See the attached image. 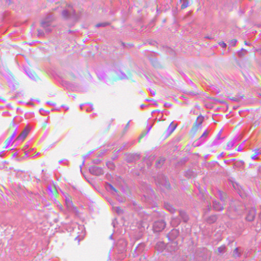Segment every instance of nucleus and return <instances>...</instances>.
<instances>
[{
	"label": "nucleus",
	"mask_w": 261,
	"mask_h": 261,
	"mask_svg": "<svg viewBox=\"0 0 261 261\" xmlns=\"http://www.w3.org/2000/svg\"><path fill=\"white\" fill-rule=\"evenodd\" d=\"M217 217L216 215H211L207 217L205 220L209 224H212L216 221Z\"/></svg>",
	"instance_id": "nucleus-10"
},
{
	"label": "nucleus",
	"mask_w": 261,
	"mask_h": 261,
	"mask_svg": "<svg viewBox=\"0 0 261 261\" xmlns=\"http://www.w3.org/2000/svg\"><path fill=\"white\" fill-rule=\"evenodd\" d=\"M218 195L219 196V198L221 201H223L224 199L222 196V193L221 191H218Z\"/></svg>",
	"instance_id": "nucleus-31"
},
{
	"label": "nucleus",
	"mask_w": 261,
	"mask_h": 261,
	"mask_svg": "<svg viewBox=\"0 0 261 261\" xmlns=\"http://www.w3.org/2000/svg\"><path fill=\"white\" fill-rule=\"evenodd\" d=\"M3 140H2V138H0V142H2Z\"/></svg>",
	"instance_id": "nucleus-60"
},
{
	"label": "nucleus",
	"mask_w": 261,
	"mask_h": 261,
	"mask_svg": "<svg viewBox=\"0 0 261 261\" xmlns=\"http://www.w3.org/2000/svg\"><path fill=\"white\" fill-rule=\"evenodd\" d=\"M166 223L164 220L155 221L153 225V230L154 232H161L166 226Z\"/></svg>",
	"instance_id": "nucleus-1"
},
{
	"label": "nucleus",
	"mask_w": 261,
	"mask_h": 261,
	"mask_svg": "<svg viewBox=\"0 0 261 261\" xmlns=\"http://www.w3.org/2000/svg\"><path fill=\"white\" fill-rule=\"evenodd\" d=\"M258 154V153L257 152L255 155H254V156H252L251 157L252 160H254L256 158V157L257 156Z\"/></svg>",
	"instance_id": "nucleus-46"
},
{
	"label": "nucleus",
	"mask_w": 261,
	"mask_h": 261,
	"mask_svg": "<svg viewBox=\"0 0 261 261\" xmlns=\"http://www.w3.org/2000/svg\"><path fill=\"white\" fill-rule=\"evenodd\" d=\"M101 161L99 159L94 160L93 161V163L94 164H98L100 163Z\"/></svg>",
	"instance_id": "nucleus-34"
},
{
	"label": "nucleus",
	"mask_w": 261,
	"mask_h": 261,
	"mask_svg": "<svg viewBox=\"0 0 261 261\" xmlns=\"http://www.w3.org/2000/svg\"><path fill=\"white\" fill-rule=\"evenodd\" d=\"M149 91H150V93H151L152 95H155V91H154L153 90H150V89H149Z\"/></svg>",
	"instance_id": "nucleus-44"
},
{
	"label": "nucleus",
	"mask_w": 261,
	"mask_h": 261,
	"mask_svg": "<svg viewBox=\"0 0 261 261\" xmlns=\"http://www.w3.org/2000/svg\"><path fill=\"white\" fill-rule=\"evenodd\" d=\"M164 186L166 189H170V185L169 183L167 182L166 181H165V183L164 184Z\"/></svg>",
	"instance_id": "nucleus-30"
},
{
	"label": "nucleus",
	"mask_w": 261,
	"mask_h": 261,
	"mask_svg": "<svg viewBox=\"0 0 261 261\" xmlns=\"http://www.w3.org/2000/svg\"><path fill=\"white\" fill-rule=\"evenodd\" d=\"M243 48H242L240 51H243Z\"/></svg>",
	"instance_id": "nucleus-61"
},
{
	"label": "nucleus",
	"mask_w": 261,
	"mask_h": 261,
	"mask_svg": "<svg viewBox=\"0 0 261 261\" xmlns=\"http://www.w3.org/2000/svg\"><path fill=\"white\" fill-rule=\"evenodd\" d=\"M222 130H221L218 134L217 135L216 139L213 141L212 143V145H217L218 144H220L221 143V142L219 141V140L221 139V134ZM223 138H221V139H223Z\"/></svg>",
	"instance_id": "nucleus-9"
},
{
	"label": "nucleus",
	"mask_w": 261,
	"mask_h": 261,
	"mask_svg": "<svg viewBox=\"0 0 261 261\" xmlns=\"http://www.w3.org/2000/svg\"><path fill=\"white\" fill-rule=\"evenodd\" d=\"M108 186H109L110 189L113 191V192H114V193H113V194L116 193L117 192V191L116 190V189L111 184H108Z\"/></svg>",
	"instance_id": "nucleus-26"
},
{
	"label": "nucleus",
	"mask_w": 261,
	"mask_h": 261,
	"mask_svg": "<svg viewBox=\"0 0 261 261\" xmlns=\"http://www.w3.org/2000/svg\"><path fill=\"white\" fill-rule=\"evenodd\" d=\"M222 155H223V152H222V153H221V154H220L218 155V158H219L220 157L222 156Z\"/></svg>",
	"instance_id": "nucleus-52"
},
{
	"label": "nucleus",
	"mask_w": 261,
	"mask_h": 261,
	"mask_svg": "<svg viewBox=\"0 0 261 261\" xmlns=\"http://www.w3.org/2000/svg\"><path fill=\"white\" fill-rule=\"evenodd\" d=\"M89 105H90V108L89 109H87L86 110L87 111H91V110H93V106H92V105H91V104H89Z\"/></svg>",
	"instance_id": "nucleus-45"
},
{
	"label": "nucleus",
	"mask_w": 261,
	"mask_h": 261,
	"mask_svg": "<svg viewBox=\"0 0 261 261\" xmlns=\"http://www.w3.org/2000/svg\"><path fill=\"white\" fill-rule=\"evenodd\" d=\"M17 129H15V130H14V132L12 134L14 136H16V134H17Z\"/></svg>",
	"instance_id": "nucleus-49"
},
{
	"label": "nucleus",
	"mask_w": 261,
	"mask_h": 261,
	"mask_svg": "<svg viewBox=\"0 0 261 261\" xmlns=\"http://www.w3.org/2000/svg\"><path fill=\"white\" fill-rule=\"evenodd\" d=\"M38 36H42L44 35V33L42 30H38Z\"/></svg>",
	"instance_id": "nucleus-33"
},
{
	"label": "nucleus",
	"mask_w": 261,
	"mask_h": 261,
	"mask_svg": "<svg viewBox=\"0 0 261 261\" xmlns=\"http://www.w3.org/2000/svg\"><path fill=\"white\" fill-rule=\"evenodd\" d=\"M225 249V246L224 245H222L218 248V251L220 253H222L224 252Z\"/></svg>",
	"instance_id": "nucleus-24"
},
{
	"label": "nucleus",
	"mask_w": 261,
	"mask_h": 261,
	"mask_svg": "<svg viewBox=\"0 0 261 261\" xmlns=\"http://www.w3.org/2000/svg\"><path fill=\"white\" fill-rule=\"evenodd\" d=\"M245 44L247 45H248L249 44H248V43H247V42H245Z\"/></svg>",
	"instance_id": "nucleus-59"
},
{
	"label": "nucleus",
	"mask_w": 261,
	"mask_h": 261,
	"mask_svg": "<svg viewBox=\"0 0 261 261\" xmlns=\"http://www.w3.org/2000/svg\"><path fill=\"white\" fill-rule=\"evenodd\" d=\"M129 122H130V121H129L127 123V124H126V126H125V129H126V128H128V127H129Z\"/></svg>",
	"instance_id": "nucleus-47"
},
{
	"label": "nucleus",
	"mask_w": 261,
	"mask_h": 261,
	"mask_svg": "<svg viewBox=\"0 0 261 261\" xmlns=\"http://www.w3.org/2000/svg\"><path fill=\"white\" fill-rule=\"evenodd\" d=\"M213 206L214 209L217 211H222L223 210V207L222 204L216 201L213 202Z\"/></svg>",
	"instance_id": "nucleus-8"
},
{
	"label": "nucleus",
	"mask_w": 261,
	"mask_h": 261,
	"mask_svg": "<svg viewBox=\"0 0 261 261\" xmlns=\"http://www.w3.org/2000/svg\"><path fill=\"white\" fill-rule=\"evenodd\" d=\"M237 41L236 39H233L230 41V45L231 46H235Z\"/></svg>",
	"instance_id": "nucleus-32"
},
{
	"label": "nucleus",
	"mask_w": 261,
	"mask_h": 261,
	"mask_svg": "<svg viewBox=\"0 0 261 261\" xmlns=\"http://www.w3.org/2000/svg\"><path fill=\"white\" fill-rule=\"evenodd\" d=\"M244 143V142H243L241 145H240L238 147V149H237V151H242V149H243L242 146H243V145Z\"/></svg>",
	"instance_id": "nucleus-36"
},
{
	"label": "nucleus",
	"mask_w": 261,
	"mask_h": 261,
	"mask_svg": "<svg viewBox=\"0 0 261 261\" xmlns=\"http://www.w3.org/2000/svg\"><path fill=\"white\" fill-rule=\"evenodd\" d=\"M206 130H205L204 132L203 133V134L201 136V137H200V139H202L205 135H206Z\"/></svg>",
	"instance_id": "nucleus-42"
},
{
	"label": "nucleus",
	"mask_w": 261,
	"mask_h": 261,
	"mask_svg": "<svg viewBox=\"0 0 261 261\" xmlns=\"http://www.w3.org/2000/svg\"><path fill=\"white\" fill-rule=\"evenodd\" d=\"M92 152H93L92 151L90 152L89 153V155H90V154H91Z\"/></svg>",
	"instance_id": "nucleus-56"
},
{
	"label": "nucleus",
	"mask_w": 261,
	"mask_h": 261,
	"mask_svg": "<svg viewBox=\"0 0 261 261\" xmlns=\"http://www.w3.org/2000/svg\"><path fill=\"white\" fill-rule=\"evenodd\" d=\"M256 216V210L254 207L250 208L247 212L246 220L248 221H253Z\"/></svg>",
	"instance_id": "nucleus-3"
},
{
	"label": "nucleus",
	"mask_w": 261,
	"mask_h": 261,
	"mask_svg": "<svg viewBox=\"0 0 261 261\" xmlns=\"http://www.w3.org/2000/svg\"><path fill=\"white\" fill-rule=\"evenodd\" d=\"M164 160H160L159 162H158V164H160V163H163L164 162Z\"/></svg>",
	"instance_id": "nucleus-51"
},
{
	"label": "nucleus",
	"mask_w": 261,
	"mask_h": 261,
	"mask_svg": "<svg viewBox=\"0 0 261 261\" xmlns=\"http://www.w3.org/2000/svg\"><path fill=\"white\" fill-rule=\"evenodd\" d=\"M103 154V153H101V154H99V156H101Z\"/></svg>",
	"instance_id": "nucleus-57"
},
{
	"label": "nucleus",
	"mask_w": 261,
	"mask_h": 261,
	"mask_svg": "<svg viewBox=\"0 0 261 261\" xmlns=\"http://www.w3.org/2000/svg\"><path fill=\"white\" fill-rule=\"evenodd\" d=\"M237 139V137L233 138V140L229 141L227 144V149H230L234 145Z\"/></svg>",
	"instance_id": "nucleus-15"
},
{
	"label": "nucleus",
	"mask_w": 261,
	"mask_h": 261,
	"mask_svg": "<svg viewBox=\"0 0 261 261\" xmlns=\"http://www.w3.org/2000/svg\"><path fill=\"white\" fill-rule=\"evenodd\" d=\"M15 137V136L13 135H11V136L10 137L9 140L8 142V144L6 145L5 148H7L8 147V146L9 145V144H10V143L11 142V141H12V140L14 139V138Z\"/></svg>",
	"instance_id": "nucleus-29"
},
{
	"label": "nucleus",
	"mask_w": 261,
	"mask_h": 261,
	"mask_svg": "<svg viewBox=\"0 0 261 261\" xmlns=\"http://www.w3.org/2000/svg\"><path fill=\"white\" fill-rule=\"evenodd\" d=\"M29 132L30 129L29 128H25V129L22 132V133L18 136L16 139L18 140H23L27 136Z\"/></svg>",
	"instance_id": "nucleus-7"
},
{
	"label": "nucleus",
	"mask_w": 261,
	"mask_h": 261,
	"mask_svg": "<svg viewBox=\"0 0 261 261\" xmlns=\"http://www.w3.org/2000/svg\"><path fill=\"white\" fill-rule=\"evenodd\" d=\"M144 247V245L143 244H139L135 250V253H136V255H138L140 253H141Z\"/></svg>",
	"instance_id": "nucleus-11"
},
{
	"label": "nucleus",
	"mask_w": 261,
	"mask_h": 261,
	"mask_svg": "<svg viewBox=\"0 0 261 261\" xmlns=\"http://www.w3.org/2000/svg\"><path fill=\"white\" fill-rule=\"evenodd\" d=\"M176 125H174V124H172V123H171L169 126H168V128L167 129V132L169 134H171L173 131L176 128Z\"/></svg>",
	"instance_id": "nucleus-20"
},
{
	"label": "nucleus",
	"mask_w": 261,
	"mask_h": 261,
	"mask_svg": "<svg viewBox=\"0 0 261 261\" xmlns=\"http://www.w3.org/2000/svg\"><path fill=\"white\" fill-rule=\"evenodd\" d=\"M179 215L184 222H186L189 220L188 216L185 212L180 211Z\"/></svg>",
	"instance_id": "nucleus-14"
},
{
	"label": "nucleus",
	"mask_w": 261,
	"mask_h": 261,
	"mask_svg": "<svg viewBox=\"0 0 261 261\" xmlns=\"http://www.w3.org/2000/svg\"><path fill=\"white\" fill-rule=\"evenodd\" d=\"M149 226V222L145 220L140 221L138 223V227L140 229L141 231L147 229Z\"/></svg>",
	"instance_id": "nucleus-6"
},
{
	"label": "nucleus",
	"mask_w": 261,
	"mask_h": 261,
	"mask_svg": "<svg viewBox=\"0 0 261 261\" xmlns=\"http://www.w3.org/2000/svg\"><path fill=\"white\" fill-rule=\"evenodd\" d=\"M244 162L243 161H241L239 163H238L236 166H240L241 165H244Z\"/></svg>",
	"instance_id": "nucleus-37"
},
{
	"label": "nucleus",
	"mask_w": 261,
	"mask_h": 261,
	"mask_svg": "<svg viewBox=\"0 0 261 261\" xmlns=\"http://www.w3.org/2000/svg\"><path fill=\"white\" fill-rule=\"evenodd\" d=\"M12 125L13 126L15 127V129H17V126L16 125V124L14 123V121L12 122Z\"/></svg>",
	"instance_id": "nucleus-48"
},
{
	"label": "nucleus",
	"mask_w": 261,
	"mask_h": 261,
	"mask_svg": "<svg viewBox=\"0 0 261 261\" xmlns=\"http://www.w3.org/2000/svg\"><path fill=\"white\" fill-rule=\"evenodd\" d=\"M65 203L68 208H73L74 209H75V207H73L72 202L67 198H66Z\"/></svg>",
	"instance_id": "nucleus-19"
},
{
	"label": "nucleus",
	"mask_w": 261,
	"mask_h": 261,
	"mask_svg": "<svg viewBox=\"0 0 261 261\" xmlns=\"http://www.w3.org/2000/svg\"><path fill=\"white\" fill-rule=\"evenodd\" d=\"M88 156H89V153H88L86 156H84V161H83V162L82 165L80 166V168H81V169H82V165H83L84 164L85 158H86V157Z\"/></svg>",
	"instance_id": "nucleus-40"
},
{
	"label": "nucleus",
	"mask_w": 261,
	"mask_h": 261,
	"mask_svg": "<svg viewBox=\"0 0 261 261\" xmlns=\"http://www.w3.org/2000/svg\"><path fill=\"white\" fill-rule=\"evenodd\" d=\"M46 104L49 105H51V106H55V103H54L53 102H49V101L46 102Z\"/></svg>",
	"instance_id": "nucleus-43"
},
{
	"label": "nucleus",
	"mask_w": 261,
	"mask_h": 261,
	"mask_svg": "<svg viewBox=\"0 0 261 261\" xmlns=\"http://www.w3.org/2000/svg\"><path fill=\"white\" fill-rule=\"evenodd\" d=\"M83 106H84V105H80V107H81V108L82 109H83Z\"/></svg>",
	"instance_id": "nucleus-53"
},
{
	"label": "nucleus",
	"mask_w": 261,
	"mask_h": 261,
	"mask_svg": "<svg viewBox=\"0 0 261 261\" xmlns=\"http://www.w3.org/2000/svg\"><path fill=\"white\" fill-rule=\"evenodd\" d=\"M165 208L169 211L171 213H174L175 212L174 208L168 203H165L164 204Z\"/></svg>",
	"instance_id": "nucleus-13"
},
{
	"label": "nucleus",
	"mask_w": 261,
	"mask_h": 261,
	"mask_svg": "<svg viewBox=\"0 0 261 261\" xmlns=\"http://www.w3.org/2000/svg\"><path fill=\"white\" fill-rule=\"evenodd\" d=\"M4 152V151L0 152V156L1 155V154Z\"/></svg>",
	"instance_id": "nucleus-58"
},
{
	"label": "nucleus",
	"mask_w": 261,
	"mask_h": 261,
	"mask_svg": "<svg viewBox=\"0 0 261 261\" xmlns=\"http://www.w3.org/2000/svg\"><path fill=\"white\" fill-rule=\"evenodd\" d=\"M25 73L28 75V76L31 79H35V76L34 74L32 73L31 70L29 68H24Z\"/></svg>",
	"instance_id": "nucleus-17"
},
{
	"label": "nucleus",
	"mask_w": 261,
	"mask_h": 261,
	"mask_svg": "<svg viewBox=\"0 0 261 261\" xmlns=\"http://www.w3.org/2000/svg\"><path fill=\"white\" fill-rule=\"evenodd\" d=\"M218 102H219L220 103H223V101H220V100H218Z\"/></svg>",
	"instance_id": "nucleus-55"
},
{
	"label": "nucleus",
	"mask_w": 261,
	"mask_h": 261,
	"mask_svg": "<svg viewBox=\"0 0 261 261\" xmlns=\"http://www.w3.org/2000/svg\"><path fill=\"white\" fill-rule=\"evenodd\" d=\"M70 15L71 16H74V15H75V12L74 11H73V12H72V13L71 12H70Z\"/></svg>",
	"instance_id": "nucleus-50"
},
{
	"label": "nucleus",
	"mask_w": 261,
	"mask_h": 261,
	"mask_svg": "<svg viewBox=\"0 0 261 261\" xmlns=\"http://www.w3.org/2000/svg\"><path fill=\"white\" fill-rule=\"evenodd\" d=\"M109 24V23H107V22L99 23L96 25V27L97 28L100 27H106L107 25H108Z\"/></svg>",
	"instance_id": "nucleus-27"
},
{
	"label": "nucleus",
	"mask_w": 261,
	"mask_h": 261,
	"mask_svg": "<svg viewBox=\"0 0 261 261\" xmlns=\"http://www.w3.org/2000/svg\"><path fill=\"white\" fill-rule=\"evenodd\" d=\"M151 127H152V126H151V125H149V124H147V133H148L149 132V130H150V129L151 128Z\"/></svg>",
	"instance_id": "nucleus-38"
},
{
	"label": "nucleus",
	"mask_w": 261,
	"mask_h": 261,
	"mask_svg": "<svg viewBox=\"0 0 261 261\" xmlns=\"http://www.w3.org/2000/svg\"><path fill=\"white\" fill-rule=\"evenodd\" d=\"M156 249L159 252H162L165 248V244L163 242H158L156 245Z\"/></svg>",
	"instance_id": "nucleus-12"
},
{
	"label": "nucleus",
	"mask_w": 261,
	"mask_h": 261,
	"mask_svg": "<svg viewBox=\"0 0 261 261\" xmlns=\"http://www.w3.org/2000/svg\"><path fill=\"white\" fill-rule=\"evenodd\" d=\"M185 93L188 95H192V96L196 95L198 94V92H193V91H186V92H185Z\"/></svg>",
	"instance_id": "nucleus-25"
},
{
	"label": "nucleus",
	"mask_w": 261,
	"mask_h": 261,
	"mask_svg": "<svg viewBox=\"0 0 261 261\" xmlns=\"http://www.w3.org/2000/svg\"><path fill=\"white\" fill-rule=\"evenodd\" d=\"M259 170L261 171V166L259 167Z\"/></svg>",
	"instance_id": "nucleus-63"
},
{
	"label": "nucleus",
	"mask_w": 261,
	"mask_h": 261,
	"mask_svg": "<svg viewBox=\"0 0 261 261\" xmlns=\"http://www.w3.org/2000/svg\"><path fill=\"white\" fill-rule=\"evenodd\" d=\"M229 99L233 101H239L241 99L243 98L242 96L228 97Z\"/></svg>",
	"instance_id": "nucleus-21"
},
{
	"label": "nucleus",
	"mask_w": 261,
	"mask_h": 261,
	"mask_svg": "<svg viewBox=\"0 0 261 261\" xmlns=\"http://www.w3.org/2000/svg\"><path fill=\"white\" fill-rule=\"evenodd\" d=\"M110 239H112V234L110 236Z\"/></svg>",
	"instance_id": "nucleus-54"
},
{
	"label": "nucleus",
	"mask_w": 261,
	"mask_h": 261,
	"mask_svg": "<svg viewBox=\"0 0 261 261\" xmlns=\"http://www.w3.org/2000/svg\"><path fill=\"white\" fill-rule=\"evenodd\" d=\"M179 231L176 229H173L167 235V237L170 241H173L178 236Z\"/></svg>",
	"instance_id": "nucleus-4"
},
{
	"label": "nucleus",
	"mask_w": 261,
	"mask_h": 261,
	"mask_svg": "<svg viewBox=\"0 0 261 261\" xmlns=\"http://www.w3.org/2000/svg\"><path fill=\"white\" fill-rule=\"evenodd\" d=\"M62 161H60L59 162V163H62Z\"/></svg>",
	"instance_id": "nucleus-62"
},
{
	"label": "nucleus",
	"mask_w": 261,
	"mask_h": 261,
	"mask_svg": "<svg viewBox=\"0 0 261 261\" xmlns=\"http://www.w3.org/2000/svg\"><path fill=\"white\" fill-rule=\"evenodd\" d=\"M62 15L63 17L67 19L69 17V12L67 10H64L62 12Z\"/></svg>",
	"instance_id": "nucleus-23"
},
{
	"label": "nucleus",
	"mask_w": 261,
	"mask_h": 261,
	"mask_svg": "<svg viewBox=\"0 0 261 261\" xmlns=\"http://www.w3.org/2000/svg\"><path fill=\"white\" fill-rule=\"evenodd\" d=\"M47 191H48V194L50 196H53V192L52 191V189H51V188L50 186H48V187H47Z\"/></svg>",
	"instance_id": "nucleus-28"
},
{
	"label": "nucleus",
	"mask_w": 261,
	"mask_h": 261,
	"mask_svg": "<svg viewBox=\"0 0 261 261\" xmlns=\"http://www.w3.org/2000/svg\"><path fill=\"white\" fill-rule=\"evenodd\" d=\"M141 107H144V105H141Z\"/></svg>",
	"instance_id": "nucleus-64"
},
{
	"label": "nucleus",
	"mask_w": 261,
	"mask_h": 261,
	"mask_svg": "<svg viewBox=\"0 0 261 261\" xmlns=\"http://www.w3.org/2000/svg\"><path fill=\"white\" fill-rule=\"evenodd\" d=\"M41 26L45 29L46 32L49 33L51 31V30L48 28V27L50 26L49 22L42 21L41 23Z\"/></svg>",
	"instance_id": "nucleus-16"
},
{
	"label": "nucleus",
	"mask_w": 261,
	"mask_h": 261,
	"mask_svg": "<svg viewBox=\"0 0 261 261\" xmlns=\"http://www.w3.org/2000/svg\"><path fill=\"white\" fill-rule=\"evenodd\" d=\"M164 106L166 107H169L171 106V105L170 103L166 102L164 103Z\"/></svg>",
	"instance_id": "nucleus-41"
},
{
	"label": "nucleus",
	"mask_w": 261,
	"mask_h": 261,
	"mask_svg": "<svg viewBox=\"0 0 261 261\" xmlns=\"http://www.w3.org/2000/svg\"><path fill=\"white\" fill-rule=\"evenodd\" d=\"M219 45L222 46L223 48H225L226 46V44L224 42H220L219 43Z\"/></svg>",
	"instance_id": "nucleus-35"
},
{
	"label": "nucleus",
	"mask_w": 261,
	"mask_h": 261,
	"mask_svg": "<svg viewBox=\"0 0 261 261\" xmlns=\"http://www.w3.org/2000/svg\"><path fill=\"white\" fill-rule=\"evenodd\" d=\"M88 156H89V153H88L86 156H84V161H83V162L82 165L80 166V168H81V169H82V165H83L84 164L85 158H86V157Z\"/></svg>",
	"instance_id": "nucleus-39"
},
{
	"label": "nucleus",
	"mask_w": 261,
	"mask_h": 261,
	"mask_svg": "<svg viewBox=\"0 0 261 261\" xmlns=\"http://www.w3.org/2000/svg\"><path fill=\"white\" fill-rule=\"evenodd\" d=\"M89 172L93 175L99 176L104 173L103 169L96 166H92L89 169Z\"/></svg>",
	"instance_id": "nucleus-2"
},
{
	"label": "nucleus",
	"mask_w": 261,
	"mask_h": 261,
	"mask_svg": "<svg viewBox=\"0 0 261 261\" xmlns=\"http://www.w3.org/2000/svg\"><path fill=\"white\" fill-rule=\"evenodd\" d=\"M233 256L236 257H239L241 255V253L239 252V248H236L233 250Z\"/></svg>",
	"instance_id": "nucleus-22"
},
{
	"label": "nucleus",
	"mask_w": 261,
	"mask_h": 261,
	"mask_svg": "<svg viewBox=\"0 0 261 261\" xmlns=\"http://www.w3.org/2000/svg\"><path fill=\"white\" fill-rule=\"evenodd\" d=\"M203 121V117L201 115L199 116L197 118V119H196L195 123V125L193 128V129H194V131L197 130V129L199 127H201V124H202Z\"/></svg>",
	"instance_id": "nucleus-5"
},
{
	"label": "nucleus",
	"mask_w": 261,
	"mask_h": 261,
	"mask_svg": "<svg viewBox=\"0 0 261 261\" xmlns=\"http://www.w3.org/2000/svg\"><path fill=\"white\" fill-rule=\"evenodd\" d=\"M113 210L115 211L118 215H121L123 214V210L118 206H113Z\"/></svg>",
	"instance_id": "nucleus-18"
}]
</instances>
